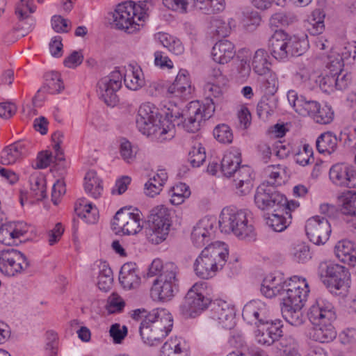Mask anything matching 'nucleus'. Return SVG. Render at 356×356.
<instances>
[{"mask_svg":"<svg viewBox=\"0 0 356 356\" xmlns=\"http://www.w3.org/2000/svg\"><path fill=\"white\" fill-rule=\"evenodd\" d=\"M260 291L268 298L280 296L282 305H304L309 293L306 280L298 276L291 277L283 283L276 277H266L261 284Z\"/></svg>","mask_w":356,"mask_h":356,"instance_id":"f257e3e1","label":"nucleus"},{"mask_svg":"<svg viewBox=\"0 0 356 356\" xmlns=\"http://www.w3.org/2000/svg\"><path fill=\"white\" fill-rule=\"evenodd\" d=\"M309 321L312 325L309 337L320 343H328L337 337L333 322L337 318L333 304L324 298H318L307 312Z\"/></svg>","mask_w":356,"mask_h":356,"instance_id":"f03ea898","label":"nucleus"},{"mask_svg":"<svg viewBox=\"0 0 356 356\" xmlns=\"http://www.w3.org/2000/svg\"><path fill=\"white\" fill-rule=\"evenodd\" d=\"M136 123L143 134L161 143L171 140L175 135L174 124L165 119L159 120L157 113L149 104L139 107Z\"/></svg>","mask_w":356,"mask_h":356,"instance_id":"7ed1b4c3","label":"nucleus"},{"mask_svg":"<svg viewBox=\"0 0 356 356\" xmlns=\"http://www.w3.org/2000/svg\"><path fill=\"white\" fill-rule=\"evenodd\" d=\"M228 249L224 243L216 242L206 247L195 259L193 267L197 276L213 277L227 262Z\"/></svg>","mask_w":356,"mask_h":356,"instance_id":"20e7f679","label":"nucleus"},{"mask_svg":"<svg viewBox=\"0 0 356 356\" xmlns=\"http://www.w3.org/2000/svg\"><path fill=\"white\" fill-rule=\"evenodd\" d=\"M172 326V316L156 309L147 320L140 323L139 333L144 343L149 346H157L171 332Z\"/></svg>","mask_w":356,"mask_h":356,"instance_id":"39448f33","label":"nucleus"},{"mask_svg":"<svg viewBox=\"0 0 356 356\" xmlns=\"http://www.w3.org/2000/svg\"><path fill=\"white\" fill-rule=\"evenodd\" d=\"M147 11L144 2L136 4L129 1L119 3L113 13V24L117 29L133 33L148 17Z\"/></svg>","mask_w":356,"mask_h":356,"instance_id":"423d86ee","label":"nucleus"},{"mask_svg":"<svg viewBox=\"0 0 356 356\" xmlns=\"http://www.w3.org/2000/svg\"><path fill=\"white\" fill-rule=\"evenodd\" d=\"M219 227L222 232L233 233L240 239L250 241L255 236L254 227L248 221L247 213L234 207H225L222 210Z\"/></svg>","mask_w":356,"mask_h":356,"instance_id":"0eeeda50","label":"nucleus"},{"mask_svg":"<svg viewBox=\"0 0 356 356\" xmlns=\"http://www.w3.org/2000/svg\"><path fill=\"white\" fill-rule=\"evenodd\" d=\"M215 111L214 102L212 99H205V102L201 104L199 101H192L188 104L182 113L177 112L171 118L181 117L183 129L189 133H195L200 129L202 124L209 120Z\"/></svg>","mask_w":356,"mask_h":356,"instance_id":"6e6552de","label":"nucleus"},{"mask_svg":"<svg viewBox=\"0 0 356 356\" xmlns=\"http://www.w3.org/2000/svg\"><path fill=\"white\" fill-rule=\"evenodd\" d=\"M149 226L145 230L149 242L160 244L166 239L169 233L170 220V213L163 206L152 209L148 217Z\"/></svg>","mask_w":356,"mask_h":356,"instance_id":"1a4fd4ad","label":"nucleus"},{"mask_svg":"<svg viewBox=\"0 0 356 356\" xmlns=\"http://www.w3.org/2000/svg\"><path fill=\"white\" fill-rule=\"evenodd\" d=\"M178 268L175 264H168L164 274L159 275L154 281L151 289V296L160 301L171 300L178 291Z\"/></svg>","mask_w":356,"mask_h":356,"instance_id":"9d476101","label":"nucleus"},{"mask_svg":"<svg viewBox=\"0 0 356 356\" xmlns=\"http://www.w3.org/2000/svg\"><path fill=\"white\" fill-rule=\"evenodd\" d=\"M207 283H195L186 293L184 300L179 307L181 315L186 318H195L205 310L211 303L204 292Z\"/></svg>","mask_w":356,"mask_h":356,"instance_id":"9b49d317","label":"nucleus"},{"mask_svg":"<svg viewBox=\"0 0 356 356\" xmlns=\"http://www.w3.org/2000/svg\"><path fill=\"white\" fill-rule=\"evenodd\" d=\"M325 275L323 282L330 293L344 296L350 285V275L348 270L339 264L326 266Z\"/></svg>","mask_w":356,"mask_h":356,"instance_id":"f8f14e48","label":"nucleus"},{"mask_svg":"<svg viewBox=\"0 0 356 356\" xmlns=\"http://www.w3.org/2000/svg\"><path fill=\"white\" fill-rule=\"evenodd\" d=\"M112 225L116 233L135 235L143 227L142 213L136 209H121L115 213Z\"/></svg>","mask_w":356,"mask_h":356,"instance_id":"ddd939ff","label":"nucleus"},{"mask_svg":"<svg viewBox=\"0 0 356 356\" xmlns=\"http://www.w3.org/2000/svg\"><path fill=\"white\" fill-rule=\"evenodd\" d=\"M30 266L26 257L15 249L3 250L0 253V271L11 277L24 272Z\"/></svg>","mask_w":356,"mask_h":356,"instance_id":"4468645a","label":"nucleus"},{"mask_svg":"<svg viewBox=\"0 0 356 356\" xmlns=\"http://www.w3.org/2000/svg\"><path fill=\"white\" fill-rule=\"evenodd\" d=\"M254 202L261 210L273 209L276 211L280 209V206L286 204V197L277 191L273 186L263 183L257 188Z\"/></svg>","mask_w":356,"mask_h":356,"instance_id":"2eb2a0df","label":"nucleus"},{"mask_svg":"<svg viewBox=\"0 0 356 356\" xmlns=\"http://www.w3.org/2000/svg\"><path fill=\"white\" fill-rule=\"evenodd\" d=\"M305 232L311 242L316 245H321L329 239L332 230L327 219L315 216L306 221Z\"/></svg>","mask_w":356,"mask_h":356,"instance_id":"dca6fc26","label":"nucleus"},{"mask_svg":"<svg viewBox=\"0 0 356 356\" xmlns=\"http://www.w3.org/2000/svg\"><path fill=\"white\" fill-rule=\"evenodd\" d=\"M257 326L254 332L255 339L261 345L270 346L282 337V325L280 321L269 320Z\"/></svg>","mask_w":356,"mask_h":356,"instance_id":"f3484780","label":"nucleus"},{"mask_svg":"<svg viewBox=\"0 0 356 356\" xmlns=\"http://www.w3.org/2000/svg\"><path fill=\"white\" fill-rule=\"evenodd\" d=\"M330 179L338 186L356 188V168L348 163H337L332 166Z\"/></svg>","mask_w":356,"mask_h":356,"instance_id":"a211bd4d","label":"nucleus"},{"mask_svg":"<svg viewBox=\"0 0 356 356\" xmlns=\"http://www.w3.org/2000/svg\"><path fill=\"white\" fill-rule=\"evenodd\" d=\"M243 319L248 323L257 325L269 321V308L267 305L259 300H253L248 302L242 312Z\"/></svg>","mask_w":356,"mask_h":356,"instance_id":"6ab92c4d","label":"nucleus"},{"mask_svg":"<svg viewBox=\"0 0 356 356\" xmlns=\"http://www.w3.org/2000/svg\"><path fill=\"white\" fill-rule=\"evenodd\" d=\"M234 307L227 302L221 301L213 304L211 318L225 329H232L234 323Z\"/></svg>","mask_w":356,"mask_h":356,"instance_id":"aec40b11","label":"nucleus"},{"mask_svg":"<svg viewBox=\"0 0 356 356\" xmlns=\"http://www.w3.org/2000/svg\"><path fill=\"white\" fill-rule=\"evenodd\" d=\"M252 174L253 171L250 166L243 165L232 177L233 186L238 195H246L252 191L253 187Z\"/></svg>","mask_w":356,"mask_h":356,"instance_id":"412c9836","label":"nucleus"},{"mask_svg":"<svg viewBox=\"0 0 356 356\" xmlns=\"http://www.w3.org/2000/svg\"><path fill=\"white\" fill-rule=\"evenodd\" d=\"M287 98L297 113L302 115H307L312 118H314L316 110L321 106L316 101L307 100L304 96H299L296 90H288Z\"/></svg>","mask_w":356,"mask_h":356,"instance_id":"4be33fe9","label":"nucleus"},{"mask_svg":"<svg viewBox=\"0 0 356 356\" xmlns=\"http://www.w3.org/2000/svg\"><path fill=\"white\" fill-rule=\"evenodd\" d=\"M28 143L17 141L6 146L1 152L0 163L2 165H12L20 161L28 152Z\"/></svg>","mask_w":356,"mask_h":356,"instance_id":"5701e85b","label":"nucleus"},{"mask_svg":"<svg viewBox=\"0 0 356 356\" xmlns=\"http://www.w3.org/2000/svg\"><path fill=\"white\" fill-rule=\"evenodd\" d=\"M213 222L207 219L200 220L193 227L191 233V240L197 248L204 246L211 241L213 234Z\"/></svg>","mask_w":356,"mask_h":356,"instance_id":"b1692460","label":"nucleus"},{"mask_svg":"<svg viewBox=\"0 0 356 356\" xmlns=\"http://www.w3.org/2000/svg\"><path fill=\"white\" fill-rule=\"evenodd\" d=\"M287 34L282 30H276L269 40V50L277 60L287 58Z\"/></svg>","mask_w":356,"mask_h":356,"instance_id":"393cba45","label":"nucleus"},{"mask_svg":"<svg viewBox=\"0 0 356 356\" xmlns=\"http://www.w3.org/2000/svg\"><path fill=\"white\" fill-rule=\"evenodd\" d=\"M234 44L227 40L217 42L212 48L211 55L215 62L225 64L229 62L235 56Z\"/></svg>","mask_w":356,"mask_h":356,"instance_id":"a878e982","label":"nucleus"},{"mask_svg":"<svg viewBox=\"0 0 356 356\" xmlns=\"http://www.w3.org/2000/svg\"><path fill=\"white\" fill-rule=\"evenodd\" d=\"M336 257L342 262L350 266H356V248L354 243L348 240L339 241L334 247Z\"/></svg>","mask_w":356,"mask_h":356,"instance_id":"bb28decb","label":"nucleus"},{"mask_svg":"<svg viewBox=\"0 0 356 356\" xmlns=\"http://www.w3.org/2000/svg\"><path fill=\"white\" fill-rule=\"evenodd\" d=\"M241 163V153L237 149L227 152L220 164V170L224 176L232 177L239 169Z\"/></svg>","mask_w":356,"mask_h":356,"instance_id":"cd10ccee","label":"nucleus"},{"mask_svg":"<svg viewBox=\"0 0 356 356\" xmlns=\"http://www.w3.org/2000/svg\"><path fill=\"white\" fill-rule=\"evenodd\" d=\"M186 343L181 338H170L160 350L159 356H186Z\"/></svg>","mask_w":356,"mask_h":356,"instance_id":"c85d7f7f","label":"nucleus"},{"mask_svg":"<svg viewBox=\"0 0 356 356\" xmlns=\"http://www.w3.org/2000/svg\"><path fill=\"white\" fill-rule=\"evenodd\" d=\"M193 8L204 15L222 12L225 7V0H191Z\"/></svg>","mask_w":356,"mask_h":356,"instance_id":"c756f323","label":"nucleus"},{"mask_svg":"<svg viewBox=\"0 0 356 356\" xmlns=\"http://www.w3.org/2000/svg\"><path fill=\"white\" fill-rule=\"evenodd\" d=\"M77 216L86 222L93 224L98 219V210L92 204L87 202L85 199H79L75 205Z\"/></svg>","mask_w":356,"mask_h":356,"instance_id":"7c9ffc66","label":"nucleus"},{"mask_svg":"<svg viewBox=\"0 0 356 356\" xmlns=\"http://www.w3.org/2000/svg\"><path fill=\"white\" fill-rule=\"evenodd\" d=\"M304 305H282V314L284 318L291 325L300 326L304 323L302 308Z\"/></svg>","mask_w":356,"mask_h":356,"instance_id":"2f4dec72","label":"nucleus"},{"mask_svg":"<svg viewBox=\"0 0 356 356\" xmlns=\"http://www.w3.org/2000/svg\"><path fill=\"white\" fill-rule=\"evenodd\" d=\"M85 191L95 199L100 197L103 191L102 180L97 177V172L88 171L85 176Z\"/></svg>","mask_w":356,"mask_h":356,"instance_id":"473e14b6","label":"nucleus"},{"mask_svg":"<svg viewBox=\"0 0 356 356\" xmlns=\"http://www.w3.org/2000/svg\"><path fill=\"white\" fill-rule=\"evenodd\" d=\"M269 56L263 49L257 50L252 58V66L255 73L264 75L269 72L270 63L268 62Z\"/></svg>","mask_w":356,"mask_h":356,"instance_id":"72a5a7b5","label":"nucleus"},{"mask_svg":"<svg viewBox=\"0 0 356 356\" xmlns=\"http://www.w3.org/2000/svg\"><path fill=\"white\" fill-rule=\"evenodd\" d=\"M337 147V138L331 133L322 134L316 140V149L321 154H331Z\"/></svg>","mask_w":356,"mask_h":356,"instance_id":"f704fd0d","label":"nucleus"},{"mask_svg":"<svg viewBox=\"0 0 356 356\" xmlns=\"http://www.w3.org/2000/svg\"><path fill=\"white\" fill-rule=\"evenodd\" d=\"M99 89H121L122 86V74L115 69L109 75L102 78L97 84Z\"/></svg>","mask_w":356,"mask_h":356,"instance_id":"c9c22d12","label":"nucleus"},{"mask_svg":"<svg viewBox=\"0 0 356 356\" xmlns=\"http://www.w3.org/2000/svg\"><path fill=\"white\" fill-rule=\"evenodd\" d=\"M113 272L106 261L101 262L97 277V286L104 291H108L113 283Z\"/></svg>","mask_w":356,"mask_h":356,"instance_id":"e433bc0d","label":"nucleus"},{"mask_svg":"<svg viewBox=\"0 0 356 356\" xmlns=\"http://www.w3.org/2000/svg\"><path fill=\"white\" fill-rule=\"evenodd\" d=\"M156 176L159 183L154 184L152 181H147L144 186L145 194L150 197H154L160 193L168 179V174L165 170L163 169L157 171Z\"/></svg>","mask_w":356,"mask_h":356,"instance_id":"4c0bfd02","label":"nucleus"},{"mask_svg":"<svg viewBox=\"0 0 356 356\" xmlns=\"http://www.w3.org/2000/svg\"><path fill=\"white\" fill-rule=\"evenodd\" d=\"M158 39L165 48L175 55H179L184 51L180 40L168 33H159Z\"/></svg>","mask_w":356,"mask_h":356,"instance_id":"58836bf2","label":"nucleus"},{"mask_svg":"<svg viewBox=\"0 0 356 356\" xmlns=\"http://www.w3.org/2000/svg\"><path fill=\"white\" fill-rule=\"evenodd\" d=\"M287 58L289 56H299L306 49L307 42L305 39H301L296 35L289 36L287 35Z\"/></svg>","mask_w":356,"mask_h":356,"instance_id":"ea45409f","label":"nucleus"},{"mask_svg":"<svg viewBox=\"0 0 356 356\" xmlns=\"http://www.w3.org/2000/svg\"><path fill=\"white\" fill-rule=\"evenodd\" d=\"M325 67L334 75L338 74L343 67V61L341 56L337 51L331 50L324 58Z\"/></svg>","mask_w":356,"mask_h":356,"instance_id":"a19ab883","label":"nucleus"},{"mask_svg":"<svg viewBox=\"0 0 356 356\" xmlns=\"http://www.w3.org/2000/svg\"><path fill=\"white\" fill-rule=\"evenodd\" d=\"M298 346L295 339L289 337L280 339L277 348L282 353V356H300Z\"/></svg>","mask_w":356,"mask_h":356,"instance_id":"79ce46f5","label":"nucleus"},{"mask_svg":"<svg viewBox=\"0 0 356 356\" xmlns=\"http://www.w3.org/2000/svg\"><path fill=\"white\" fill-rule=\"evenodd\" d=\"M266 225L273 231L280 232L284 231L291 223V218H286L282 214L273 213L266 218Z\"/></svg>","mask_w":356,"mask_h":356,"instance_id":"37998d69","label":"nucleus"},{"mask_svg":"<svg viewBox=\"0 0 356 356\" xmlns=\"http://www.w3.org/2000/svg\"><path fill=\"white\" fill-rule=\"evenodd\" d=\"M31 191L37 200H42L46 197L45 180L42 177L33 175L30 177Z\"/></svg>","mask_w":356,"mask_h":356,"instance_id":"c03bdc74","label":"nucleus"},{"mask_svg":"<svg viewBox=\"0 0 356 356\" xmlns=\"http://www.w3.org/2000/svg\"><path fill=\"white\" fill-rule=\"evenodd\" d=\"M297 17L290 13H277L271 16L269 24L271 27L289 26L297 21Z\"/></svg>","mask_w":356,"mask_h":356,"instance_id":"a18cd8bd","label":"nucleus"},{"mask_svg":"<svg viewBox=\"0 0 356 356\" xmlns=\"http://www.w3.org/2000/svg\"><path fill=\"white\" fill-rule=\"evenodd\" d=\"M170 192L172 194L170 202L174 205L181 204L184 202V199L188 197L191 194L188 186L183 183H179L175 186H173Z\"/></svg>","mask_w":356,"mask_h":356,"instance_id":"49530a36","label":"nucleus"},{"mask_svg":"<svg viewBox=\"0 0 356 356\" xmlns=\"http://www.w3.org/2000/svg\"><path fill=\"white\" fill-rule=\"evenodd\" d=\"M210 30L213 35L224 38L229 34L231 27L229 23L223 19L220 18H213L211 21Z\"/></svg>","mask_w":356,"mask_h":356,"instance_id":"de8ad7c7","label":"nucleus"},{"mask_svg":"<svg viewBox=\"0 0 356 356\" xmlns=\"http://www.w3.org/2000/svg\"><path fill=\"white\" fill-rule=\"evenodd\" d=\"M334 118V112L332 108L327 105L320 106L314 112L312 118L316 123L327 124L330 123Z\"/></svg>","mask_w":356,"mask_h":356,"instance_id":"09e8293b","label":"nucleus"},{"mask_svg":"<svg viewBox=\"0 0 356 356\" xmlns=\"http://www.w3.org/2000/svg\"><path fill=\"white\" fill-rule=\"evenodd\" d=\"M294 160L302 166L312 163L314 161L312 147L308 144H305L302 149L295 154Z\"/></svg>","mask_w":356,"mask_h":356,"instance_id":"8fccbe9b","label":"nucleus"},{"mask_svg":"<svg viewBox=\"0 0 356 356\" xmlns=\"http://www.w3.org/2000/svg\"><path fill=\"white\" fill-rule=\"evenodd\" d=\"M137 153L136 147L125 138L120 140V154L121 157L127 163H131L134 161Z\"/></svg>","mask_w":356,"mask_h":356,"instance_id":"3c124183","label":"nucleus"},{"mask_svg":"<svg viewBox=\"0 0 356 356\" xmlns=\"http://www.w3.org/2000/svg\"><path fill=\"white\" fill-rule=\"evenodd\" d=\"M341 211L345 215L356 216V193H349L343 196Z\"/></svg>","mask_w":356,"mask_h":356,"instance_id":"603ef678","label":"nucleus"},{"mask_svg":"<svg viewBox=\"0 0 356 356\" xmlns=\"http://www.w3.org/2000/svg\"><path fill=\"white\" fill-rule=\"evenodd\" d=\"M215 138L222 143H230L233 140V134L230 127L225 124H219L213 130Z\"/></svg>","mask_w":356,"mask_h":356,"instance_id":"864d4df0","label":"nucleus"},{"mask_svg":"<svg viewBox=\"0 0 356 356\" xmlns=\"http://www.w3.org/2000/svg\"><path fill=\"white\" fill-rule=\"evenodd\" d=\"M292 255L293 260L298 263H305L312 258L309 248L305 243L296 245Z\"/></svg>","mask_w":356,"mask_h":356,"instance_id":"5fc2aeb1","label":"nucleus"},{"mask_svg":"<svg viewBox=\"0 0 356 356\" xmlns=\"http://www.w3.org/2000/svg\"><path fill=\"white\" fill-rule=\"evenodd\" d=\"M206 159L204 148L200 144L195 146L189 152L188 161L194 168L200 166Z\"/></svg>","mask_w":356,"mask_h":356,"instance_id":"6e6d98bb","label":"nucleus"},{"mask_svg":"<svg viewBox=\"0 0 356 356\" xmlns=\"http://www.w3.org/2000/svg\"><path fill=\"white\" fill-rule=\"evenodd\" d=\"M10 227L13 232L10 234V236L12 237L13 241L12 245H17L18 241H20L19 238L24 236L28 232V227L26 224L23 222H10Z\"/></svg>","mask_w":356,"mask_h":356,"instance_id":"4d7b16f0","label":"nucleus"},{"mask_svg":"<svg viewBox=\"0 0 356 356\" xmlns=\"http://www.w3.org/2000/svg\"><path fill=\"white\" fill-rule=\"evenodd\" d=\"M33 0H21L16 6L15 13L19 20L26 19L29 13L35 12V7L32 5Z\"/></svg>","mask_w":356,"mask_h":356,"instance_id":"13d9d810","label":"nucleus"},{"mask_svg":"<svg viewBox=\"0 0 356 356\" xmlns=\"http://www.w3.org/2000/svg\"><path fill=\"white\" fill-rule=\"evenodd\" d=\"M243 26L248 31H253L260 24L261 17L256 11L246 12L243 13Z\"/></svg>","mask_w":356,"mask_h":356,"instance_id":"bf43d9fd","label":"nucleus"},{"mask_svg":"<svg viewBox=\"0 0 356 356\" xmlns=\"http://www.w3.org/2000/svg\"><path fill=\"white\" fill-rule=\"evenodd\" d=\"M258 81L260 83V87L262 88L278 89L279 83L277 77L275 73L270 72V70L264 75H259Z\"/></svg>","mask_w":356,"mask_h":356,"instance_id":"052dcab7","label":"nucleus"},{"mask_svg":"<svg viewBox=\"0 0 356 356\" xmlns=\"http://www.w3.org/2000/svg\"><path fill=\"white\" fill-rule=\"evenodd\" d=\"M173 89H191L192 87L189 73L186 70H180L173 82Z\"/></svg>","mask_w":356,"mask_h":356,"instance_id":"680f3d73","label":"nucleus"},{"mask_svg":"<svg viewBox=\"0 0 356 356\" xmlns=\"http://www.w3.org/2000/svg\"><path fill=\"white\" fill-rule=\"evenodd\" d=\"M125 307V302L122 298L116 293H113L108 300L107 310L109 313L121 312Z\"/></svg>","mask_w":356,"mask_h":356,"instance_id":"e2e57ef3","label":"nucleus"},{"mask_svg":"<svg viewBox=\"0 0 356 356\" xmlns=\"http://www.w3.org/2000/svg\"><path fill=\"white\" fill-rule=\"evenodd\" d=\"M109 332L114 343H120L127 335L128 329L125 325L121 326L119 323H115L111 326Z\"/></svg>","mask_w":356,"mask_h":356,"instance_id":"0e129e2a","label":"nucleus"},{"mask_svg":"<svg viewBox=\"0 0 356 356\" xmlns=\"http://www.w3.org/2000/svg\"><path fill=\"white\" fill-rule=\"evenodd\" d=\"M238 127L243 130L247 129L251 124L252 116L249 109L242 106L238 111Z\"/></svg>","mask_w":356,"mask_h":356,"instance_id":"69168bd1","label":"nucleus"},{"mask_svg":"<svg viewBox=\"0 0 356 356\" xmlns=\"http://www.w3.org/2000/svg\"><path fill=\"white\" fill-rule=\"evenodd\" d=\"M163 5L168 9L184 13L191 0H163Z\"/></svg>","mask_w":356,"mask_h":356,"instance_id":"338daca9","label":"nucleus"},{"mask_svg":"<svg viewBox=\"0 0 356 356\" xmlns=\"http://www.w3.org/2000/svg\"><path fill=\"white\" fill-rule=\"evenodd\" d=\"M117 90H99L98 96L107 106H115L119 102Z\"/></svg>","mask_w":356,"mask_h":356,"instance_id":"774afa93","label":"nucleus"}]
</instances>
